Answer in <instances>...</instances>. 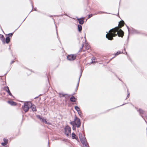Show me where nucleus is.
I'll return each instance as SVG.
<instances>
[{
    "label": "nucleus",
    "instance_id": "nucleus-1",
    "mask_svg": "<svg viewBox=\"0 0 147 147\" xmlns=\"http://www.w3.org/2000/svg\"><path fill=\"white\" fill-rule=\"evenodd\" d=\"M124 32L121 29H118L117 32L113 33L111 31V30L109 31L106 35V37L109 40H112L113 39V37H115L117 35L119 37L123 38L124 35Z\"/></svg>",
    "mask_w": 147,
    "mask_h": 147
},
{
    "label": "nucleus",
    "instance_id": "nucleus-2",
    "mask_svg": "<svg viewBox=\"0 0 147 147\" xmlns=\"http://www.w3.org/2000/svg\"><path fill=\"white\" fill-rule=\"evenodd\" d=\"M70 123L73 125V129H74V128H75L76 127L79 128L81 125L80 120L76 115L75 116L74 121H71Z\"/></svg>",
    "mask_w": 147,
    "mask_h": 147
},
{
    "label": "nucleus",
    "instance_id": "nucleus-3",
    "mask_svg": "<svg viewBox=\"0 0 147 147\" xmlns=\"http://www.w3.org/2000/svg\"><path fill=\"white\" fill-rule=\"evenodd\" d=\"M124 24L125 23L123 21H120L119 22L118 26L116 27L115 28L111 29V31L113 33H115V32H117L118 29H119L121 28L122 27H123L124 26Z\"/></svg>",
    "mask_w": 147,
    "mask_h": 147
},
{
    "label": "nucleus",
    "instance_id": "nucleus-4",
    "mask_svg": "<svg viewBox=\"0 0 147 147\" xmlns=\"http://www.w3.org/2000/svg\"><path fill=\"white\" fill-rule=\"evenodd\" d=\"M32 106V103L30 102H26L25 103L23 106H22L23 110L25 112H27L29 109Z\"/></svg>",
    "mask_w": 147,
    "mask_h": 147
},
{
    "label": "nucleus",
    "instance_id": "nucleus-5",
    "mask_svg": "<svg viewBox=\"0 0 147 147\" xmlns=\"http://www.w3.org/2000/svg\"><path fill=\"white\" fill-rule=\"evenodd\" d=\"M65 134L68 137H71V128L69 126L67 125L65 127Z\"/></svg>",
    "mask_w": 147,
    "mask_h": 147
},
{
    "label": "nucleus",
    "instance_id": "nucleus-6",
    "mask_svg": "<svg viewBox=\"0 0 147 147\" xmlns=\"http://www.w3.org/2000/svg\"><path fill=\"white\" fill-rule=\"evenodd\" d=\"M76 55L71 54L67 56V59L70 61H73L76 59Z\"/></svg>",
    "mask_w": 147,
    "mask_h": 147
},
{
    "label": "nucleus",
    "instance_id": "nucleus-7",
    "mask_svg": "<svg viewBox=\"0 0 147 147\" xmlns=\"http://www.w3.org/2000/svg\"><path fill=\"white\" fill-rule=\"evenodd\" d=\"M90 48V46L89 45L86 44L84 46V45H82V49H83L82 50L84 51H86V50H88Z\"/></svg>",
    "mask_w": 147,
    "mask_h": 147
},
{
    "label": "nucleus",
    "instance_id": "nucleus-8",
    "mask_svg": "<svg viewBox=\"0 0 147 147\" xmlns=\"http://www.w3.org/2000/svg\"><path fill=\"white\" fill-rule=\"evenodd\" d=\"M85 19V18L83 17L80 18H78L77 20L79 23L80 24H83L84 23V21Z\"/></svg>",
    "mask_w": 147,
    "mask_h": 147
},
{
    "label": "nucleus",
    "instance_id": "nucleus-9",
    "mask_svg": "<svg viewBox=\"0 0 147 147\" xmlns=\"http://www.w3.org/2000/svg\"><path fill=\"white\" fill-rule=\"evenodd\" d=\"M138 111L139 112L140 115L142 116V117L143 118H144V116L142 115L145 114V111L143 110L140 109H139L138 110Z\"/></svg>",
    "mask_w": 147,
    "mask_h": 147
},
{
    "label": "nucleus",
    "instance_id": "nucleus-10",
    "mask_svg": "<svg viewBox=\"0 0 147 147\" xmlns=\"http://www.w3.org/2000/svg\"><path fill=\"white\" fill-rule=\"evenodd\" d=\"M71 137L72 139H75L77 140H78V137L73 132L72 133Z\"/></svg>",
    "mask_w": 147,
    "mask_h": 147
},
{
    "label": "nucleus",
    "instance_id": "nucleus-11",
    "mask_svg": "<svg viewBox=\"0 0 147 147\" xmlns=\"http://www.w3.org/2000/svg\"><path fill=\"white\" fill-rule=\"evenodd\" d=\"M7 102L12 106H15L17 105L16 102L12 100H9Z\"/></svg>",
    "mask_w": 147,
    "mask_h": 147
},
{
    "label": "nucleus",
    "instance_id": "nucleus-12",
    "mask_svg": "<svg viewBox=\"0 0 147 147\" xmlns=\"http://www.w3.org/2000/svg\"><path fill=\"white\" fill-rule=\"evenodd\" d=\"M30 108H31L32 111L33 112L36 111V107L34 105H32V106L30 107Z\"/></svg>",
    "mask_w": 147,
    "mask_h": 147
},
{
    "label": "nucleus",
    "instance_id": "nucleus-13",
    "mask_svg": "<svg viewBox=\"0 0 147 147\" xmlns=\"http://www.w3.org/2000/svg\"><path fill=\"white\" fill-rule=\"evenodd\" d=\"M3 140L4 141V142L2 143H1V144L2 145H3V146H4L5 145H6L7 144V143L8 142V140L7 139H4Z\"/></svg>",
    "mask_w": 147,
    "mask_h": 147
},
{
    "label": "nucleus",
    "instance_id": "nucleus-14",
    "mask_svg": "<svg viewBox=\"0 0 147 147\" xmlns=\"http://www.w3.org/2000/svg\"><path fill=\"white\" fill-rule=\"evenodd\" d=\"M5 91L8 92V93L9 94V95H10V96L12 95V94L11 93V92L9 90V88L8 86H7L5 87Z\"/></svg>",
    "mask_w": 147,
    "mask_h": 147
},
{
    "label": "nucleus",
    "instance_id": "nucleus-15",
    "mask_svg": "<svg viewBox=\"0 0 147 147\" xmlns=\"http://www.w3.org/2000/svg\"><path fill=\"white\" fill-rule=\"evenodd\" d=\"M0 39L4 43H5V38L3 35L0 34Z\"/></svg>",
    "mask_w": 147,
    "mask_h": 147
},
{
    "label": "nucleus",
    "instance_id": "nucleus-16",
    "mask_svg": "<svg viewBox=\"0 0 147 147\" xmlns=\"http://www.w3.org/2000/svg\"><path fill=\"white\" fill-rule=\"evenodd\" d=\"M80 141L82 143V145L87 143V142L86 141L85 139L84 138L81 139H80Z\"/></svg>",
    "mask_w": 147,
    "mask_h": 147
},
{
    "label": "nucleus",
    "instance_id": "nucleus-17",
    "mask_svg": "<svg viewBox=\"0 0 147 147\" xmlns=\"http://www.w3.org/2000/svg\"><path fill=\"white\" fill-rule=\"evenodd\" d=\"M77 99L74 96L71 97L70 98V100L71 102H75L76 101Z\"/></svg>",
    "mask_w": 147,
    "mask_h": 147
},
{
    "label": "nucleus",
    "instance_id": "nucleus-18",
    "mask_svg": "<svg viewBox=\"0 0 147 147\" xmlns=\"http://www.w3.org/2000/svg\"><path fill=\"white\" fill-rule=\"evenodd\" d=\"M10 39L9 36H7L5 39V42L6 43L8 44L10 42Z\"/></svg>",
    "mask_w": 147,
    "mask_h": 147
},
{
    "label": "nucleus",
    "instance_id": "nucleus-19",
    "mask_svg": "<svg viewBox=\"0 0 147 147\" xmlns=\"http://www.w3.org/2000/svg\"><path fill=\"white\" fill-rule=\"evenodd\" d=\"M42 122L45 123L47 124H51V123H50L49 122H47V121H46V119H44V118H43L42 119Z\"/></svg>",
    "mask_w": 147,
    "mask_h": 147
},
{
    "label": "nucleus",
    "instance_id": "nucleus-20",
    "mask_svg": "<svg viewBox=\"0 0 147 147\" xmlns=\"http://www.w3.org/2000/svg\"><path fill=\"white\" fill-rule=\"evenodd\" d=\"M78 29L79 32H81L82 29V27L81 25H78Z\"/></svg>",
    "mask_w": 147,
    "mask_h": 147
},
{
    "label": "nucleus",
    "instance_id": "nucleus-21",
    "mask_svg": "<svg viewBox=\"0 0 147 147\" xmlns=\"http://www.w3.org/2000/svg\"><path fill=\"white\" fill-rule=\"evenodd\" d=\"M75 109L78 112L79 114V112H80V108L77 106L75 107Z\"/></svg>",
    "mask_w": 147,
    "mask_h": 147
},
{
    "label": "nucleus",
    "instance_id": "nucleus-22",
    "mask_svg": "<svg viewBox=\"0 0 147 147\" xmlns=\"http://www.w3.org/2000/svg\"><path fill=\"white\" fill-rule=\"evenodd\" d=\"M121 53V52L120 51H118L115 54V56L113 58H113L117 56L119 54H120Z\"/></svg>",
    "mask_w": 147,
    "mask_h": 147
},
{
    "label": "nucleus",
    "instance_id": "nucleus-23",
    "mask_svg": "<svg viewBox=\"0 0 147 147\" xmlns=\"http://www.w3.org/2000/svg\"><path fill=\"white\" fill-rule=\"evenodd\" d=\"M83 147H89L87 142L83 144Z\"/></svg>",
    "mask_w": 147,
    "mask_h": 147
},
{
    "label": "nucleus",
    "instance_id": "nucleus-24",
    "mask_svg": "<svg viewBox=\"0 0 147 147\" xmlns=\"http://www.w3.org/2000/svg\"><path fill=\"white\" fill-rule=\"evenodd\" d=\"M37 117L40 120H41V121L42 120V119L43 118H42V117H41L40 115H38L37 116Z\"/></svg>",
    "mask_w": 147,
    "mask_h": 147
},
{
    "label": "nucleus",
    "instance_id": "nucleus-25",
    "mask_svg": "<svg viewBox=\"0 0 147 147\" xmlns=\"http://www.w3.org/2000/svg\"><path fill=\"white\" fill-rule=\"evenodd\" d=\"M13 33H11L9 34H8V36H9V37H12V36L13 35Z\"/></svg>",
    "mask_w": 147,
    "mask_h": 147
},
{
    "label": "nucleus",
    "instance_id": "nucleus-26",
    "mask_svg": "<svg viewBox=\"0 0 147 147\" xmlns=\"http://www.w3.org/2000/svg\"><path fill=\"white\" fill-rule=\"evenodd\" d=\"M93 16V15L92 14H90L88 16V19H89L91 17H92Z\"/></svg>",
    "mask_w": 147,
    "mask_h": 147
},
{
    "label": "nucleus",
    "instance_id": "nucleus-27",
    "mask_svg": "<svg viewBox=\"0 0 147 147\" xmlns=\"http://www.w3.org/2000/svg\"><path fill=\"white\" fill-rule=\"evenodd\" d=\"M144 119H145V118H146V119L147 120V115H145L144 116Z\"/></svg>",
    "mask_w": 147,
    "mask_h": 147
},
{
    "label": "nucleus",
    "instance_id": "nucleus-28",
    "mask_svg": "<svg viewBox=\"0 0 147 147\" xmlns=\"http://www.w3.org/2000/svg\"><path fill=\"white\" fill-rule=\"evenodd\" d=\"M64 96V94H62V95L61 94L60 95V97H63Z\"/></svg>",
    "mask_w": 147,
    "mask_h": 147
},
{
    "label": "nucleus",
    "instance_id": "nucleus-29",
    "mask_svg": "<svg viewBox=\"0 0 147 147\" xmlns=\"http://www.w3.org/2000/svg\"><path fill=\"white\" fill-rule=\"evenodd\" d=\"M14 62V61H12L10 63V65L12 64Z\"/></svg>",
    "mask_w": 147,
    "mask_h": 147
},
{
    "label": "nucleus",
    "instance_id": "nucleus-30",
    "mask_svg": "<svg viewBox=\"0 0 147 147\" xmlns=\"http://www.w3.org/2000/svg\"><path fill=\"white\" fill-rule=\"evenodd\" d=\"M129 93L128 92V94L127 96V97H129Z\"/></svg>",
    "mask_w": 147,
    "mask_h": 147
},
{
    "label": "nucleus",
    "instance_id": "nucleus-31",
    "mask_svg": "<svg viewBox=\"0 0 147 147\" xmlns=\"http://www.w3.org/2000/svg\"><path fill=\"white\" fill-rule=\"evenodd\" d=\"M79 115H80V113H81V111H80V112H79Z\"/></svg>",
    "mask_w": 147,
    "mask_h": 147
},
{
    "label": "nucleus",
    "instance_id": "nucleus-32",
    "mask_svg": "<svg viewBox=\"0 0 147 147\" xmlns=\"http://www.w3.org/2000/svg\"><path fill=\"white\" fill-rule=\"evenodd\" d=\"M67 141H68L69 142H70V140H67Z\"/></svg>",
    "mask_w": 147,
    "mask_h": 147
},
{
    "label": "nucleus",
    "instance_id": "nucleus-33",
    "mask_svg": "<svg viewBox=\"0 0 147 147\" xmlns=\"http://www.w3.org/2000/svg\"><path fill=\"white\" fill-rule=\"evenodd\" d=\"M94 62L92 60V63H93Z\"/></svg>",
    "mask_w": 147,
    "mask_h": 147
},
{
    "label": "nucleus",
    "instance_id": "nucleus-34",
    "mask_svg": "<svg viewBox=\"0 0 147 147\" xmlns=\"http://www.w3.org/2000/svg\"><path fill=\"white\" fill-rule=\"evenodd\" d=\"M93 59L95 60V58H94V59Z\"/></svg>",
    "mask_w": 147,
    "mask_h": 147
},
{
    "label": "nucleus",
    "instance_id": "nucleus-35",
    "mask_svg": "<svg viewBox=\"0 0 147 147\" xmlns=\"http://www.w3.org/2000/svg\"><path fill=\"white\" fill-rule=\"evenodd\" d=\"M32 10H32H32H31V11H30V12H31V11H32Z\"/></svg>",
    "mask_w": 147,
    "mask_h": 147
},
{
    "label": "nucleus",
    "instance_id": "nucleus-36",
    "mask_svg": "<svg viewBox=\"0 0 147 147\" xmlns=\"http://www.w3.org/2000/svg\"><path fill=\"white\" fill-rule=\"evenodd\" d=\"M33 9V7H32V9Z\"/></svg>",
    "mask_w": 147,
    "mask_h": 147
},
{
    "label": "nucleus",
    "instance_id": "nucleus-37",
    "mask_svg": "<svg viewBox=\"0 0 147 147\" xmlns=\"http://www.w3.org/2000/svg\"><path fill=\"white\" fill-rule=\"evenodd\" d=\"M36 10V9H35V10Z\"/></svg>",
    "mask_w": 147,
    "mask_h": 147
},
{
    "label": "nucleus",
    "instance_id": "nucleus-38",
    "mask_svg": "<svg viewBox=\"0 0 147 147\" xmlns=\"http://www.w3.org/2000/svg\"><path fill=\"white\" fill-rule=\"evenodd\" d=\"M82 50L81 49V51H82Z\"/></svg>",
    "mask_w": 147,
    "mask_h": 147
}]
</instances>
